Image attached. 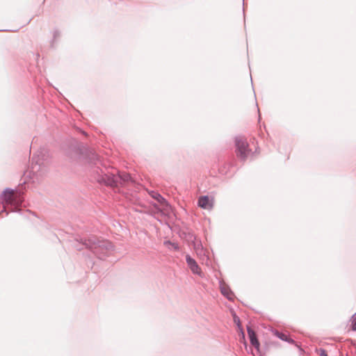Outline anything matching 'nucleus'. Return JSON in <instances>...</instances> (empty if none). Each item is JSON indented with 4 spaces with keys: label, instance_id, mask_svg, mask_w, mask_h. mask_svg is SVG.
<instances>
[{
    "label": "nucleus",
    "instance_id": "f8f14e48",
    "mask_svg": "<svg viewBox=\"0 0 356 356\" xmlns=\"http://www.w3.org/2000/svg\"><path fill=\"white\" fill-rule=\"evenodd\" d=\"M352 330L356 331V312L352 316Z\"/></svg>",
    "mask_w": 356,
    "mask_h": 356
},
{
    "label": "nucleus",
    "instance_id": "423d86ee",
    "mask_svg": "<svg viewBox=\"0 0 356 356\" xmlns=\"http://www.w3.org/2000/svg\"><path fill=\"white\" fill-rule=\"evenodd\" d=\"M186 261L188 267L193 273L198 275L200 274V268L198 264H197L195 260L193 259L189 254H187L186 256Z\"/></svg>",
    "mask_w": 356,
    "mask_h": 356
},
{
    "label": "nucleus",
    "instance_id": "f03ea898",
    "mask_svg": "<svg viewBox=\"0 0 356 356\" xmlns=\"http://www.w3.org/2000/svg\"><path fill=\"white\" fill-rule=\"evenodd\" d=\"M49 154L45 148H40L33 155L30 168L24 172L33 182H38L47 172Z\"/></svg>",
    "mask_w": 356,
    "mask_h": 356
},
{
    "label": "nucleus",
    "instance_id": "7ed1b4c3",
    "mask_svg": "<svg viewBox=\"0 0 356 356\" xmlns=\"http://www.w3.org/2000/svg\"><path fill=\"white\" fill-rule=\"evenodd\" d=\"M82 245L90 250L99 259H104L113 251V244L106 240H99L92 236L87 238L77 239Z\"/></svg>",
    "mask_w": 356,
    "mask_h": 356
},
{
    "label": "nucleus",
    "instance_id": "0eeeda50",
    "mask_svg": "<svg viewBox=\"0 0 356 356\" xmlns=\"http://www.w3.org/2000/svg\"><path fill=\"white\" fill-rule=\"evenodd\" d=\"M149 194L153 199L156 200L161 205L168 206L167 201L160 193L152 191L149 192Z\"/></svg>",
    "mask_w": 356,
    "mask_h": 356
},
{
    "label": "nucleus",
    "instance_id": "9b49d317",
    "mask_svg": "<svg viewBox=\"0 0 356 356\" xmlns=\"http://www.w3.org/2000/svg\"><path fill=\"white\" fill-rule=\"evenodd\" d=\"M276 336L282 341H288V336L280 332H276Z\"/></svg>",
    "mask_w": 356,
    "mask_h": 356
},
{
    "label": "nucleus",
    "instance_id": "f3484780",
    "mask_svg": "<svg viewBox=\"0 0 356 356\" xmlns=\"http://www.w3.org/2000/svg\"><path fill=\"white\" fill-rule=\"evenodd\" d=\"M286 341L291 344L295 343V341L293 339L289 338V337H288V341Z\"/></svg>",
    "mask_w": 356,
    "mask_h": 356
},
{
    "label": "nucleus",
    "instance_id": "f257e3e1",
    "mask_svg": "<svg viewBox=\"0 0 356 356\" xmlns=\"http://www.w3.org/2000/svg\"><path fill=\"white\" fill-rule=\"evenodd\" d=\"M91 162L94 163L95 166L92 167V171L94 174V179L99 184H105L111 187H118L120 185H125L131 181V177L127 172H118L117 174L113 172H106L101 168L98 164L100 163L99 156L95 152H91L90 158Z\"/></svg>",
    "mask_w": 356,
    "mask_h": 356
},
{
    "label": "nucleus",
    "instance_id": "a211bd4d",
    "mask_svg": "<svg viewBox=\"0 0 356 356\" xmlns=\"http://www.w3.org/2000/svg\"><path fill=\"white\" fill-rule=\"evenodd\" d=\"M234 321H235V322H236V321H238V322L239 323V322H240V320H239L238 318V319L234 318Z\"/></svg>",
    "mask_w": 356,
    "mask_h": 356
},
{
    "label": "nucleus",
    "instance_id": "6ab92c4d",
    "mask_svg": "<svg viewBox=\"0 0 356 356\" xmlns=\"http://www.w3.org/2000/svg\"><path fill=\"white\" fill-rule=\"evenodd\" d=\"M234 321H235V322H236V321H238V322L239 323V322H240V320H239L238 318V319L234 318Z\"/></svg>",
    "mask_w": 356,
    "mask_h": 356
},
{
    "label": "nucleus",
    "instance_id": "412c9836",
    "mask_svg": "<svg viewBox=\"0 0 356 356\" xmlns=\"http://www.w3.org/2000/svg\"><path fill=\"white\" fill-rule=\"evenodd\" d=\"M77 250H82V248H77Z\"/></svg>",
    "mask_w": 356,
    "mask_h": 356
},
{
    "label": "nucleus",
    "instance_id": "4468645a",
    "mask_svg": "<svg viewBox=\"0 0 356 356\" xmlns=\"http://www.w3.org/2000/svg\"><path fill=\"white\" fill-rule=\"evenodd\" d=\"M59 36H60V32L58 30H55L54 31V35H53L54 40H56Z\"/></svg>",
    "mask_w": 356,
    "mask_h": 356
},
{
    "label": "nucleus",
    "instance_id": "20e7f679",
    "mask_svg": "<svg viewBox=\"0 0 356 356\" xmlns=\"http://www.w3.org/2000/svg\"><path fill=\"white\" fill-rule=\"evenodd\" d=\"M235 146L237 156L241 161H245L251 152L246 139L242 136H236L235 138Z\"/></svg>",
    "mask_w": 356,
    "mask_h": 356
},
{
    "label": "nucleus",
    "instance_id": "2eb2a0df",
    "mask_svg": "<svg viewBox=\"0 0 356 356\" xmlns=\"http://www.w3.org/2000/svg\"><path fill=\"white\" fill-rule=\"evenodd\" d=\"M163 213H157V209H152V211H151V215H152L153 216L156 217L157 216H159V215H162Z\"/></svg>",
    "mask_w": 356,
    "mask_h": 356
},
{
    "label": "nucleus",
    "instance_id": "ddd939ff",
    "mask_svg": "<svg viewBox=\"0 0 356 356\" xmlns=\"http://www.w3.org/2000/svg\"><path fill=\"white\" fill-rule=\"evenodd\" d=\"M152 205L153 207V209H157V213H163L162 210L159 207L157 204L153 203Z\"/></svg>",
    "mask_w": 356,
    "mask_h": 356
},
{
    "label": "nucleus",
    "instance_id": "dca6fc26",
    "mask_svg": "<svg viewBox=\"0 0 356 356\" xmlns=\"http://www.w3.org/2000/svg\"><path fill=\"white\" fill-rule=\"evenodd\" d=\"M320 351V356H327L326 351L324 349L321 348L319 350Z\"/></svg>",
    "mask_w": 356,
    "mask_h": 356
},
{
    "label": "nucleus",
    "instance_id": "9d476101",
    "mask_svg": "<svg viewBox=\"0 0 356 356\" xmlns=\"http://www.w3.org/2000/svg\"><path fill=\"white\" fill-rule=\"evenodd\" d=\"M194 250L198 256L204 255V250L200 241L194 243Z\"/></svg>",
    "mask_w": 356,
    "mask_h": 356
},
{
    "label": "nucleus",
    "instance_id": "1a4fd4ad",
    "mask_svg": "<svg viewBox=\"0 0 356 356\" xmlns=\"http://www.w3.org/2000/svg\"><path fill=\"white\" fill-rule=\"evenodd\" d=\"M220 291L228 300H231L233 299L234 294L228 286L220 285Z\"/></svg>",
    "mask_w": 356,
    "mask_h": 356
},
{
    "label": "nucleus",
    "instance_id": "aec40b11",
    "mask_svg": "<svg viewBox=\"0 0 356 356\" xmlns=\"http://www.w3.org/2000/svg\"><path fill=\"white\" fill-rule=\"evenodd\" d=\"M234 321H235V322H236V321H238V322L239 323V322H240V320H239L238 318V319L234 318Z\"/></svg>",
    "mask_w": 356,
    "mask_h": 356
},
{
    "label": "nucleus",
    "instance_id": "6e6552de",
    "mask_svg": "<svg viewBox=\"0 0 356 356\" xmlns=\"http://www.w3.org/2000/svg\"><path fill=\"white\" fill-rule=\"evenodd\" d=\"M198 206L202 209H209L212 207L207 195L201 196L198 199Z\"/></svg>",
    "mask_w": 356,
    "mask_h": 356
},
{
    "label": "nucleus",
    "instance_id": "39448f33",
    "mask_svg": "<svg viewBox=\"0 0 356 356\" xmlns=\"http://www.w3.org/2000/svg\"><path fill=\"white\" fill-rule=\"evenodd\" d=\"M247 331L251 345L253 346L257 350H259L260 343L257 339L256 332L249 326L247 327Z\"/></svg>",
    "mask_w": 356,
    "mask_h": 356
}]
</instances>
